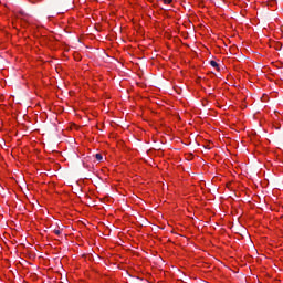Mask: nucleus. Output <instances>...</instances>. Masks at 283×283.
Segmentation results:
<instances>
[{"label":"nucleus","instance_id":"1","mask_svg":"<svg viewBox=\"0 0 283 283\" xmlns=\"http://www.w3.org/2000/svg\"><path fill=\"white\" fill-rule=\"evenodd\" d=\"M95 158H96V160H98V163H101V160H103V155L95 154Z\"/></svg>","mask_w":283,"mask_h":283},{"label":"nucleus","instance_id":"2","mask_svg":"<svg viewBox=\"0 0 283 283\" xmlns=\"http://www.w3.org/2000/svg\"><path fill=\"white\" fill-rule=\"evenodd\" d=\"M210 65L212 66V67H217L218 69V62H216V61H210Z\"/></svg>","mask_w":283,"mask_h":283},{"label":"nucleus","instance_id":"3","mask_svg":"<svg viewBox=\"0 0 283 283\" xmlns=\"http://www.w3.org/2000/svg\"><path fill=\"white\" fill-rule=\"evenodd\" d=\"M53 232L55 233V235H61V230H53Z\"/></svg>","mask_w":283,"mask_h":283},{"label":"nucleus","instance_id":"4","mask_svg":"<svg viewBox=\"0 0 283 283\" xmlns=\"http://www.w3.org/2000/svg\"><path fill=\"white\" fill-rule=\"evenodd\" d=\"M174 0H164V3H166V4H169V3H171Z\"/></svg>","mask_w":283,"mask_h":283}]
</instances>
